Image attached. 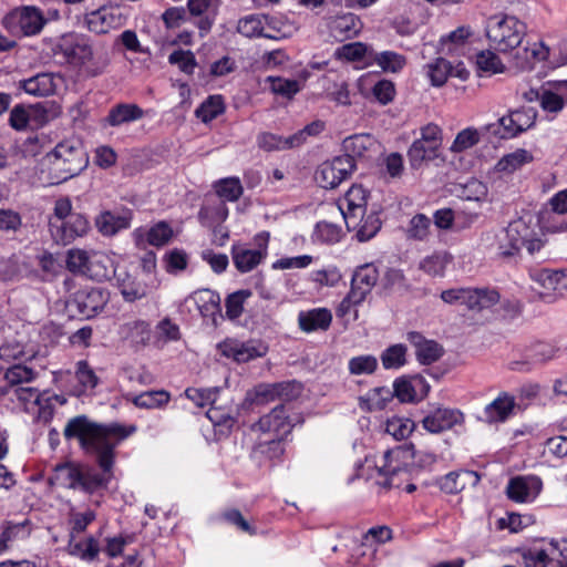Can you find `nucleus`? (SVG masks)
Here are the masks:
<instances>
[{
  "mask_svg": "<svg viewBox=\"0 0 567 567\" xmlns=\"http://www.w3.org/2000/svg\"><path fill=\"white\" fill-rule=\"evenodd\" d=\"M90 229L87 218L83 214L75 213L62 223L52 224L50 233L56 243L68 245L76 238L87 235Z\"/></svg>",
  "mask_w": 567,
  "mask_h": 567,
  "instance_id": "15",
  "label": "nucleus"
},
{
  "mask_svg": "<svg viewBox=\"0 0 567 567\" xmlns=\"http://www.w3.org/2000/svg\"><path fill=\"white\" fill-rule=\"evenodd\" d=\"M266 82L269 83L271 92L285 97H292L300 91V83L297 80L268 76Z\"/></svg>",
  "mask_w": 567,
  "mask_h": 567,
  "instance_id": "63",
  "label": "nucleus"
},
{
  "mask_svg": "<svg viewBox=\"0 0 567 567\" xmlns=\"http://www.w3.org/2000/svg\"><path fill=\"white\" fill-rule=\"evenodd\" d=\"M471 35L472 31L468 27H460L441 39L442 48L447 53L457 52L458 49L465 45Z\"/></svg>",
  "mask_w": 567,
  "mask_h": 567,
  "instance_id": "56",
  "label": "nucleus"
},
{
  "mask_svg": "<svg viewBox=\"0 0 567 567\" xmlns=\"http://www.w3.org/2000/svg\"><path fill=\"white\" fill-rule=\"evenodd\" d=\"M136 431L134 425L118 423L100 424L80 415L71 419L63 431L66 439L76 437L81 446L96 455L102 473L93 468H82V477L78 489L94 493L105 488L112 477L114 449Z\"/></svg>",
  "mask_w": 567,
  "mask_h": 567,
  "instance_id": "1",
  "label": "nucleus"
},
{
  "mask_svg": "<svg viewBox=\"0 0 567 567\" xmlns=\"http://www.w3.org/2000/svg\"><path fill=\"white\" fill-rule=\"evenodd\" d=\"M542 488L543 482L537 476H516L508 481L506 495L515 503H530L536 499Z\"/></svg>",
  "mask_w": 567,
  "mask_h": 567,
  "instance_id": "16",
  "label": "nucleus"
},
{
  "mask_svg": "<svg viewBox=\"0 0 567 567\" xmlns=\"http://www.w3.org/2000/svg\"><path fill=\"white\" fill-rule=\"evenodd\" d=\"M464 415L460 410L439 408L429 413L423 420V427L430 433H440L461 424Z\"/></svg>",
  "mask_w": 567,
  "mask_h": 567,
  "instance_id": "24",
  "label": "nucleus"
},
{
  "mask_svg": "<svg viewBox=\"0 0 567 567\" xmlns=\"http://www.w3.org/2000/svg\"><path fill=\"white\" fill-rule=\"evenodd\" d=\"M523 52L522 61L517 62V65L522 69H532L536 62L547 59L549 49L540 41H527Z\"/></svg>",
  "mask_w": 567,
  "mask_h": 567,
  "instance_id": "48",
  "label": "nucleus"
},
{
  "mask_svg": "<svg viewBox=\"0 0 567 567\" xmlns=\"http://www.w3.org/2000/svg\"><path fill=\"white\" fill-rule=\"evenodd\" d=\"M424 70L431 84L437 87L444 85L449 76L453 74L451 63L443 58H437L433 62L427 63Z\"/></svg>",
  "mask_w": 567,
  "mask_h": 567,
  "instance_id": "47",
  "label": "nucleus"
},
{
  "mask_svg": "<svg viewBox=\"0 0 567 567\" xmlns=\"http://www.w3.org/2000/svg\"><path fill=\"white\" fill-rule=\"evenodd\" d=\"M219 349L225 357L231 358L238 363L262 358L268 352V347L260 340L227 339L220 343Z\"/></svg>",
  "mask_w": 567,
  "mask_h": 567,
  "instance_id": "13",
  "label": "nucleus"
},
{
  "mask_svg": "<svg viewBox=\"0 0 567 567\" xmlns=\"http://www.w3.org/2000/svg\"><path fill=\"white\" fill-rule=\"evenodd\" d=\"M480 476L473 471H458L446 474L440 482L442 491L449 494H456L467 485L475 486Z\"/></svg>",
  "mask_w": 567,
  "mask_h": 567,
  "instance_id": "39",
  "label": "nucleus"
},
{
  "mask_svg": "<svg viewBox=\"0 0 567 567\" xmlns=\"http://www.w3.org/2000/svg\"><path fill=\"white\" fill-rule=\"evenodd\" d=\"M109 301V293L101 288H85L79 290L73 298L80 315L93 317L101 312Z\"/></svg>",
  "mask_w": 567,
  "mask_h": 567,
  "instance_id": "21",
  "label": "nucleus"
},
{
  "mask_svg": "<svg viewBox=\"0 0 567 567\" xmlns=\"http://www.w3.org/2000/svg\"><path fill=\"white\" fill-rule=\"evenodd\" d=\"M237 32L245 38L279 39V29L276 28L272 18L264 14H248L237 22Z\"/></svg>",
  "mask_w": 567,
  "mask_h": 567,
  "instance_id": "14",
  "label": "nucleus"
},
{
  "mask_svg": "<svg viewBox=\"0 0 567 567\" xmlns=\"http://www.w3.org/2000/svg\"><path fill=\"white\" fill-rule=\"evenodd\" d=\"M186 303H193L204 318L215 321V316L220 313V297L210 289H200L193 292Z\"/></svg>",
  "mask_w": 567,
  "mask_h": 567,
  "instance_id": "29",
  "label": "nucleus"
},
{
  "mask_svg": "<svg viewBox=\"0 0 567 567\" xmlns=\"http://www.w3.org/2000/svg\"><path fill=\"white\" fill-rule=\"evenodd\" d=\"M432 220L424 214H416L410 220L408 236L416 240H424L431 235Z\"/></svg>",
  "mask_w": 567,
  "mask_h": 567,
  "instance_id": "60",
  "label": "nucleus"
},
{
  "mask_svg": "<svg viewBox=\"0 0 567 567\" xmlns=\"http://www.w3.org/2000/svg\"><path fill=\"white\" fill-rule=\"evenodd\" d=\"M150 324L144 320H132L121 328V333L136 343H144L150 339Z\"/></svg>",
  "mask_w": 567,
  "mask_h": 567,
  "instance_id": "55",
  "label": "nucleus"
},
{
  "mask_svg": "<svg viewBox=\"0 0 567 567\" xmlns=\"http://www.w3.org/2000/svg\"><path fill=\"white\" fill-rule=\"evenodd\" d=\"M412 458L413 452L409 447L398 446L385 451L381 457L382 464L375 465L379 474L385 477L380 484L385 487H399V485L394 483V476L405 471L409 461Z\"/></svg>",
  "mask_w": 567,
  "mask_h": 567,
  "instance_id": "11",
  "label": "nucleus"
},
{
  "mask_svg": "<svg viewBox=\"0 0 567 567\" xmlns=\"http://www.w3.org/2000/svg\"><path fill=\"white\" fill-rule=\"evenodd\" d=\"M462 188V197L466 200H474L478 203L488 200V187L478 179H470Z\"/></svg>",
  "mask_w": 567,
  "mask_h": 567,
  "instance_id": "64",
  "label": "nucleus"
},
{
  "mask_svg": "<svg viewBox=\"0 0 567 567\" xmlns=\"http://www.w3.org/2000/svg\"><path fill=\"white\" fill-rule=\"evenodd\" d=\"M375 63L386 73H398L406 64V58L394 51H383L374 56Z\"/></svg>",
  "mask_w": 567,
  "mask_h": 567,
  "instance_id": "50",
  "label": "nucleus"
},
{
  "mask_svg": "<svg viewBox=\"0 0 567 567\" xmlns=\"http://www.w3.org/2000/svg\"><path fill=\"white\" fill-rule=\"evenodd\" d=\"M47 20L42 11L33 6H25L16 9L6 18V24L8 28H12L14 24L24 37H33L39 34L44 28Z\"/></svg>",
  "mask_w": 567,
  "mask_h": 567,
  "instance_id": "12",
  "label": "nucleus"
},
{
  "mask_svg": "<svg viewBox=\"0 0 567 567\" xmlns=\"http://www.w3.org/2000/svg\"><path fill=\"white\" fill-rule=\"evenodd\" d=\"M59 47L71 63L79 65L91 76L101 74L109 65L107 53L103 49H94L85 38L79 34H64Z\"/></svg>",
  "mask_w": 567,
  "mask_h": 567,
  "instance_id": "4",
  "label": "nucleus"
},
{
  "mask_svg": "<svg viewBox=\"0 0 567 567\" xmlns=\"http://www.w3.org/2000/svg\"><path fill=\"white\" fill-rule=\"evenodd\" d=\"M132 215L130 212L102 210L96 215L94 225L97 231L104 237H113L121 230L131 226Z\"/></svg>",
  "mask_w": 567,
  "mask_h": 567,
  "instance_id": "25",
  "label": "nucleus"
},
{
  "mask_svg": "<svg viewBox=\"0 0 567 567\" xmlns=\"http://www.w3.org/2000/svg\"><path fill=\"white\" fill-rule=\"evenodd\" d=\"M344 233L339 225L322 220L316 224L311 238L316 244L333 245L339 243Z\"/></svg>",
  "mask_w": 567,
  "mask_h": 567,
  "instance_id": "46",
  "label": "nucleus"
},
{
  "mask_svg": "<svg viewBox=\"0 0 567 567\" xmlns=\"http://www.w3.org/2000/svg\"><path fill=\"white\" fill-rule=\"evenodd\" d=\"M534 161L533 154L525 148H517L502 156L494 165V172L509 175Z\"/></svg>",
  "mask_w": 567,
  "mask_h": 567,
  "instance_id": "38",
  "label": "nucleus"
},
{
  "mask_svg": "<svg viewBox=\"0 0 567 567\" xmlns=\"http://www.w3.org/2000/svg\"><path fill=\"white\" fill-rule=\"evenodd\" d=\"M451 256L447 252H436L421 261V269L431 276H443L446 266L451 262Z\"/></svg>",
  "mask_w": 567,
  "mask_h": 567,
  "instance_id": "57",
  "label": "nucleus"
},
{
  "mask_svg": "<svg viewBox=\"0 0 567 567\" xmlns=\"http://www.w3.org/2000/svg\"><path fill=\"white\" fill-rule=\"evenodd\" d=\"M485 32L495 51L507 53L523 43L526 25L513 16L496 14L487 19Z\"/></svg>",
  "mask_w": 567,
  "mask_h": 567,
  "instance_id": "5",
  "label": "nucleus"
},
{
  "mask_svg": "<svg viewBox=\"0 0 567 567\" xmlns=\"http://www.w3.org/2000/svg\"><path fill=\"white\" fill-rule=\"evenodd\" d=\"M425 381L423 378H414L411 381L398 380L394 382L393 395H396L401 402L413 401L416 396V390L423 388Z\"/></svg>",
  "mask_w": 567,
  "mask_h": 567,
  "instance_id": "54",
  "label": "nucleus"
},
{
  "mask_svg": "<svg viewBox=\"0 0 567 567\" xmlns=\"http://www.w3.org/2000/svg\"><path fill=\"white\" fill-rule=\"evenodd\" d=\"M378 146L377 140L370 134H357L343 141L344 156L354 157L370 156V153Z\"/></svg>",
  "mask_w": 567,
  "mask_h": 567,
  "instance_id": "40",
  "label": "nucleus"
},
{
  "mask_svg": "<svg viewBox=\"0 0 567 567\" xmlns=\"http://www.w3.org/2000/svg\"><path fill=\"white\" fill-rule=\"evenodd\" d=\"M13 391L18 403L27 413L42 416L49 405V396L47 392H41L37 386H20Z\"/></svg>",
  "mask_w": 567,
  "mask_h": 567,
  "instance_id": "23",
  "label": "nucleus"
},
{
  "mask_svg": "<svg viewBox=\"0 0 567 567\" xmlns=\"http://www.w3.org/2000/svg\"><path fill=\"white\" fill-rule=\"evenodd\" d=\"M539 226L543 231L548 234L567 233V217L544 209L539 217Z\"/></svg>",
  "mask_w": 567,
  "mask_h": 567,
  "instance_id": "52",
  "label": "nucleus"
},
{
  "mask_svg": "<svg viewBox=\"0 0 567 567\" xmlns=\"http://www.w3.org/2000/svg\"><path fill=\"white\" fill-rule=\"evenodd\" d=\"M476 65L478 71L486 73L487 75L501 74L506 70L501 58L491 50H483L477 53Z\"/></svg>",
  "mask_w": 567,
  "mask_h": 567,
  "instance_id": "49",
  "label": "nucleus"
},
{
  "mask_svg": "<svg viewBox=\"0 0 567 567\" xmlns=\"http://www.w3.org/2000/svg\"><path fill=\"white\" fill-rule=\"evenodd\" d=\"M89 259L90 262L89 268H86V277L91 279L102 281L109 279L111 275H115L117 271L114 268L113 258L103 251L91 250Z\"/></svg>",
  "mask_w": 567,
  "mask_h": 567,
  "instance_id": "35",
  "label": "nucleus"
},
{
  "mask_svg": "<svg viewBox=\"0 0 567 567\" xmlns=\"http://www.w3.org/2000/svg\"><path fill=\"white\" fill-rule=\"evenodd\" d=\"M300 134H291L287 137L269 132L260 133L257 137L258 146L266 152H278L298 147Z\"/></svg>",
  "mask_w": 567,
  "mask_h": 567,
  "instance_id": "41",
  "label": "nucleus"
},
{
  "mask_svg": "<svg viewBox=\"0 0 567 567\" xmlns=\"http://www.w3.org/2000/svg\"><path fill=\"white\" fill-rule=\"evenodd\" d=\"M523 558L526 567H567V538L529 549Z\"/></svg>",
  "mask_w": 567,
  "mask_h": 567,
  "instance_id": "9",
  "label": "nucleus"
},
{
  "mask_svg": "<svg viewBox=\"0 0 567 567\" xmlns=\"http://www.w3.org/2000/svg\"><path fill=\"white\" fill-rule=\"evenodd\" d=\"M45 158L50 165V173L54 183H62L79 175L89 164V156L84 146L75 137L58 143L47 154Z\"/></svg>",
  "mask_w": 567,
  "mask_h": 567,
  "instance_id": "3",
  "label": "nucleus"
},
{
  "mask_svg": "<svg viewBox=\"0 0 567 567\" xmlns=\"http://www.w3.org/2000/svg\"><path fill=\"white\" fill-rule=\"evenodd\" d=\"M144 116V111L136 104L121 103L113 106L106 117L102 120L103 126H121Z\"/></svg>",
  "mask_w": 567,
  "mask_h": 567,
  "instance_id": "33",
  "label": "nucleus"
},
{
  "mask_svg": "<svg viewBox=\"0 0 567 567\" xmlns=\"http://www.w3.org/2000/svg\"><path fill=\"white\" fill-rule=\"evenodd\" d=\"M332 321V313L327 308H316L308 311H301L298 315L299 328L307 333L315 331H326Z\"/></svg>",
  "mask_w": 567,
  "mask_h": 567,
  "instance_id": "30",
  "label": "nucleus"
},
{
  "mask_svg": "<svg viewBox=\"0 0 567 567\" xmlns=\"http://www.w3.org/2000/svg\"><path fill=\"white\" fill-rule=\"evenodd\" d=\"M324 25L330 37L338 41L350 39L360 31V21L353 13L328 17L324 19Z\"/></svg>",
  "mask_w": 567,
  "mask_h": 567,
  "instance_id": "26",
  "label": "nucleus"
},
{
  "mask_svg": "<svg viewBox=\"0 0 567 567\" xmlns=\"http://www.w3.org/2000/svg\"><path fill=\"white\" fill-rule=\"evenodd\" d=\"M63 84L64 80L60 74L39 73L20 81L19 87L29 95L42 97L55 94Z\"/></svg>",
  "mask_w": 567,
  "mask_h": 567,
  "instance_id": "20",
  "label": "nucleus"
},
{
  "mask_svg": "<svg viewBox=\"0 0 567 567\" xmlns=\"http://www.w3.org/2000/svg\"><path fill=\"white\" fill-rule=\"evenodd\" d=\"M564 97H567V82L543 85L540 107L545 112L558 113L564 109Z\"/></svg>",
  "mask_w": 567,
  "mask_h": 567,
  "instance_id": "36",
  "label": "nucleus"
},
{
  "mask_svg": "<svg viewBox=\"0 0 567 567\" xmlns=\"http://www.w3.org/2000/svg\"><path fill=\"white\" fill-rule=\"evenodd\" d=\"M216 194L228 202H236L243 194V186L237 177L223 178L214 184Z\"/></svg>",
  "mask_w": 567,
  "mask_h": 567,
  "instance_id": "51",
  "label": "nucleus"
},
{
  "mask_svg": "<svg viewBox=\"0 0 567 567\" xmlns=\"http://www.w3.org/2000/svg\"><path fill=\"white\" fill-rule=\"evenodd\" d=\"M37 378L38 372L22 364H16L10 367L3 374L6 386L10 388L11 390H14L20 386H27L30 383L34 382Z\"/></svg>",
  "mask_w": 567,
  "mask_h": 567,
  "instance_id": "45",
  "label": "nucleus"
},
{
  "mask_svg": "<svg viewBox=\"0 0 567 567\" xmlns=\"http://www.w3.org/2000/svg\"><path fill=\"white\" fill-rule=\"evenodd\" d=\"M564 275L563 270L536 269L530 271V278L537 285L535 289L543 296L555 291L561 292Z\"/></svg>",
  "mask_w": 567,
  "mask_h": 567,
  "instance_id": "31",
  "label": "nucleus"
},
{
  "mask_svg": "<svg viewBox=\"0 0 567 567\" xmlns=\"http://www.w3.org/2000/svg\"><path fill=\"white\" fill-rule=\"evenodd\" d=\"M442 128L434 123H429L420 128V138L415 140L408 151V157L413 168H417L424 161H430L439 155L442 146Z\"/></svg>",
  "mask_w": 567,
  "mask_h": 567,
  "instance_id": "7",
  "label": "nucleus"
},
{
  "mask_svg": "<svg viewBox=\"0 0 567 567\" xmlns=\"http://www.w3.org/2000/svg\"><path fill=\"white\" fill-rule=\"evenodd\" d=\"M221 0H187V10L190 16L199 18L196 23L199 35L206 37L219 13Z\"/></svg>",
  "mask_w": 567,
  "mask_h": 567,
  "instance_id": "17",
  "label": "nucleus"
},
{
  "mask_svg": "<svg viewBox=\"0 0 567 567\" xmlns=\"http://www.w3.org/2000/svg\"><path fill=\"white\" fill-rule=\"evenodd\" d=\"M344 223L348 230L354 233L355 238L362 243L373 238L381 228V220L374 210L367 213L365 209L359 215L350 214Z\"/></svg>",
  "mask_w": 567,
  "mask_h": 567,
  "instance_id": "19",
  "label": "nucleus"
},
{
  "mask_svg": "<svg viewBox=\"0 0 567 567\" xmlns=\"http://www.w3.org/2000/svg\"><path fill=\"white\" fill-rule=\"evenodd\" d=\"M515 400L507 393L499 394L485 408V415L489 422H503L513 412Z\"/></svg>",
  "mask_w": 567,
  "mask_h": 567,
  "instance_id": "43",
  "label": "nucleus"
},
{
  "mask_svg": "<svg viewBox=\"0 0 567 567\" xmlns=\"http://www.w3.org/2000/svg\"><path fill=\"white\" fill-rule=\"evenodd\" d=\"M68 553L81 560L93 561L97 558L100 553L99 542L93 536L76 540L75 537L71 535L68 544Z\"/></svg>",
  "mask_w": 567,
  "mask_h": 567,
  "instance_id": "42",
  "label": "nucleus"
},
{
  "mask_svg": "<svg viewBox=\"0 0 567 567\" xmlns=\"http://www.w3.org/2000/svg\"><path fill=\"white\" fill-rule=\"evenodd\" d=\"M369 193L361 185H353L339 202V210L347 219L350 214L359 215L367 209Z\"/></svg>",
  "mask_w": 567,
  "mask_h": 567,
  "instance_id": "32",
  "label": "nucleus"
},
{
  "mask_svg": "<svg viewBox=\"0 0 567 567\" xmlns=\"http://www.w3.org/2000/svg\"><path fill=\"white\" fill-rule=\"evenodd\" d=\"M172 237L173 229L165 221H159L150 229L140 227L133 231V238L137 247H145V244L162 247L169 243Z\"/></svg>",
  "mask_w": 567,
  "mask_h": 567,
  "instance_id": "27",
  "label": "nucleus"
},
{
  "mask_svg": "<svg viewBox=\"0 0 567 567\" xmlns=\"http://www.w3.org/2000/svg\"><path fill=\"white\" fill-rule=\"evenodd\" d=\"M354 162L350 156H337L322 163L316 171V182L326 189L339 186L354 171Z\"/></svg>",
  "mask_w": 567,
  "mask_h": 567,
  "instance_id": "10",
  "label": "nucleus"
},
{
  "mask_svg": "<svg viewBox=\"0 0 567 567\" xmlns=\"http://www.w3.org/2000/svg\"><path fill=\"white\" fill-rule=\"evenodd\" d=\"M169 393L164 390L147 391L133 399V403L138 408L157 409L164 406L169 401Z\"/></svg>",
  "mask_w": 567,
  "mask_h": 567,
  "instance_id": "53",
  "label": "nucleus"
},
{
  "mask_svg": "<svg viewBox=\"0 0 567 567\" xmlns=\"http://www.w3.org/2000/svg\"><path fill=\"white\" fill-rule=\"evenodd\" d=\"M499 301V295L488 288H466L464 303L468 310L482 311L495 306Z\"/></svg>",
  "mask_w": 567,
  "mask_h": 567,
  "instance_id": "34",
  "label": "nucleus"
},
{
  "mask_svg": "<svg viewBox=\"0 0 567 567\" xmlns=\"http://www.w3.org/2000/svg\"><path fill=\"white\" fill-rule=\"evenodd\" d=\"M251 296L249 290H238L229 295L226 299V316L235 320L241 316L246 300Z\"/></svg>",
  "mask_w": 567,
  "mask_h": 567,
  "instance_id": "62",
  "label": "nucleus"
},
{
  "mask_svg": "<svg viewBox=\"0 0 567 567\" xmlns=\"http://www.w3.org/2000/svg\"><path fill=\"white\" fill-rule=\"evenodd\" d=\"M378 368V360L374 355L363 354L349 360L348 369L352 375L371 374Z\"/></svg>",
  "mask_w": 567,
  "mask_h": 567,
  "instance_id": "61",
  "label": "nucleus"
},
{
  "mask_svg": "<svg viewBox=\"0 0 567 567\" xmlns=\"http://www.w3.org/2000/svg\"><path fill=\"white\" fill-rule=\"evenodd\" d=\"M393 399V391L388 386H378L360 396V408L367 411H379Z\"/></svg>",
  "mask_w": 567,
  "mask_h": 567,
  "instance_id": "44",
  "label": "nucleus"
},
{
  "mask_svg": "<svg viewBox=\"0 0 567 567\" xmlns=\"http://www.w3.org/2000/svg\"><path fill=\"white\" fill-rule=\"evenodd\" d=\"M114 277L116 287L126 302H134L145 298L152 288V285L138 280L125 271H116Z\"/></svg>",
  "mask_w": 567,
  "mask_h": 567,
  "instance_id": "28",
  "label": "nucleus"
},
{
  "mask_svg": "<svg viewBox=\"0 0 567 567\" xmlns=\"http://www.w3.org/2000/svg\"><path fill=\"white\" fill-rule=\"evenodd\" d=\"M414 430V422L408 417L393 416L385 423V432L395 440L406 439Z\"/></svg>",
  "mask_w": 567,
  "mask_h": 567,
  "instance_id": "59",
  "label": "nucleus"
},
{
  "mask_svg": "<svg viewBox=\"0 0 567 567\" xmlns=\"http://www.w3.org/2000/svg\"><path fill=\"white\" fill-rule=\"evenodd\" d=\"M293 427V421L287 412L285 405H278L268 414H265L251 426V431L265 436L264 443L280 446V442L290 434Z\"/></svg>",
  "mask_w": 567,
  "mask_h": 567,
  "instance_id": "6",
  "label": "nucleus"
},
{
  "mask_svg": "<svg viewBox=\"0 0 567 567\" xmlns=\"http://www.w3.org/2000/svg\"><path fill=\"white\" fill-rule=\"evenodd\" d=\"M85 23L90 31L103 34L123 24L122 16L117 8L102 7L85 16Z\"/></svg>",
  "mask_w": 567,
  "mask_h": 567,
  "instance_id": "22",
  "label": "nucleus"
},
{
  "mask_svg": "<svg viewBox=\"0 0 567 567\" xmlns=\"http://www.w3.org/2000/svg\"><path fill=\"white\" fill-rule=\"evenodd\" d=\"M269 239L270 234L261 231L254 237L255 248H249L241 244L233 245L231 258L236 269L241 274H246L257 268L268 256Z\"/></svg>",
  "mask_w": 567,
  "mask_h": 567,
  "instance_id": "8",
  "label": "nucleus"
},
{
  "mask_svg": "<svg viewBox=\"0 0 567 567\" xmlns=\"http://www.w3.org/2000/svg\"><path fill=\"white\" fill-rule=\"evenodd\" d=\"M379 279V271L373 264H365L357 268L351 280L349 299L353 303H360L372 290Z\"/></svg>",
  "mask_w": 567,
  "mask_h": 567,
  "instance_id": "18",
  "label": "nucleus"
},
{
  "mask_svg": "<svg viewBox=\"0 0 567 567\" xmlns=\"http://www.w3.org/2000/svg\"><path fill=\"white\" fill-rule=\"evenodd\" d=\"M408 339L415 348L417 360L423 364L436 361L442 354V349L435 341L426 340L417 332H410Z\"/></svg>",
  "mask_w": 567,
  "mask_h": 567,
  "instance_id": "37",
  "label": "nucleus"
},
{
  "mask_svg": "<svg viewBox=\"0 0 567 567\" xmlns=\"http://www.w3.org/2000/svg\"><path fill=\"white\" fill-rule=\"evenodd\" d=\"M91 250L73 248L68 251L66 268L74 274L86 276V268H89Z\"/></svg>",
  "mask_w": 567,
  "mask_h": 567,
  "instance_id": "58",
  "label": "nucleus"
},
{
  "mask_svg": "<svg viewBox=\"0 0 567 567\" xmlns=\"http://www.w3.org/2000/svg\"><path fill=\"white\" fill-rule=\"evenodd\" d=\"M481 243L499 258L515 257L522 248L533 255L544 247V240L535 227L523 218L509 223L505 228L484 233Z\"/></svg>",
  "mask_w": 567,
  "mask_h": 567,
  "instance_id": "2",
  "label": "nucleus"
}]
</instances>
